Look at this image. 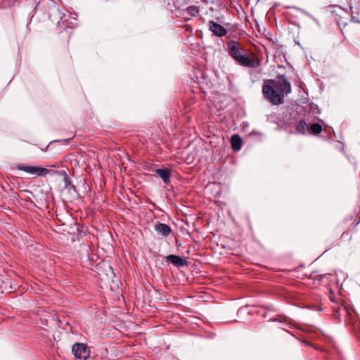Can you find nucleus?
Returning <instances> with one entry per match:
<instances>
[{"label":"nucleus","instance_id":"4","mask_svg":"<svg viewBox=\"0 0 360 360\" xmlns=\"http://www.w3.org/2000/svg\"><path fill=\"white\" fill-rule=\"evenodd\" d=\"M72 352L75 358L79 360H86L90 354L87 346L82 343H76L72 346Z\"/></svg>","mask_w":360,"mask_h":360},{"label":"nucleus","instance_id":"11","mask_svg":"<svg viewBox=\"0 0 360 360\" xmlns=\"http://www.w3.org/2000/svg\"><path fill=\"white\" fill-rule=\"evenodd\" d=\"M231 148L233 150H239L242 147V139L238 134H234L231 138Z\"/></svg>","mask_w":360,"mask_h":360},{"label":"nucleus","instance_id":"9","mask_svg":"<svg viewBox=\"0 0 360 360\" xmlns=\"http://www.w3.org/2000/svg\"><path fill=\"white\" fill-rule=\"evenodd\" d=\"M155 173L162 179L163 182L167 184L170 181L172 176L171 170L169 169H157Z\"/></svg>","mask_w":360,"mask_h":360},{"label":"nucleus","instance_id":"10","mask_svg":"<svg viewBox=\"0 0 360 360\" xmlns=\"http://www.w3.org/2000/svg\"><path fill=\"white\" fill-rule=\"evenodd\" d=\"M309 124L305 120H300L296 126V131L301 134H306L309 131Z\"/></svg>","mask_w":360,"mask_h":360},{"label":"nucleus","instance_id":"7","mask_svg":"<svg viewBox=\"0 0 360 360\" xmlns=\"http://www.w3.org/2000/svg\"><path fill=\"white\" fill-rule=\"evenodd\" d=\"M154 229L158 235L162 236H167L172 232L170 226L160 222H158L154 225Z\"/></svg>","mask_w":360,"mask_h":360},{"label":"nucleus","instance_id":"3","mask_svg":"<svg viewBox=\"0 0 360 360\" xmlns=\"http://www.w3.org/2000/svg\"><path fill=\"white\" fill-rule=\"evenodd\" d=\"M15 169L23 171L34 176H45L49 172V169L39 166L26 165L24 164H17Z\"/></svg>","mask_w":360,"mask_h":360},{"label":"nucleus","instance_id":"1","mask_svg":"<svg viewBox=\"0 0 360 360\" xmlns=\"http://www.w3.org/2000/svg\"><path fill=\"white\" fill-rule=\"evenodd\" d=\"M291 84L283 75L275 79H265L262 85L264 97L271 104L278 105L284 103V97L291 93Z\"/></svg>","mask_w":360,"mask_h":360},{"label":"nucleus","instance_id":"6","mask_svg":"<svg viewBox=\"0 0 360 360\" xmlns=\"http://www.w3.org/2000/svg\"><path fill=\"white\" fill-rule=\"evenodd\" d=\"M207 25L209 30L217 37H222L227 34V30L226 28L213 20H210Z\"/></svg>","mask_w":360,"mask_h":360},{"label":"nucleus","instance_id":"13","mask_svg":"<svg viewBox=\"0 0 360 360\" xmlns=\"http://www.w3.org/2000/svg\"><path fill=\"white\" fill-rule=\"evenodd\" d=\"M187 13L192 17H195L199 13V8L196 6H189L186 8Z\"/></svg>","mask_w":360,"mask_h":360},{"label":"nucleus","instance_id":"5","mask_svg":"<svg viewBox=\"0 0 360 360\" xmlns=\"http://www.w3.org/2000/svg\"><path fill=\"white\" fill-rule=\"evenodd\" d=\"M343 313H345L347 315L348 319H349V323L351 325H353L354 329L355 330V326H354V324H355V323H354L355 313L353 311V309H349L348 307H347L345 306L341 305V306L338 307L337 309H335V316H336L337 319H339V317L340 316H342Z\"/></svg>","mask_w":360,"mask_h":360},{"label":"nucleus","instance_id":"12","mask_svg":"<svg viewBox=\"0 0 360 360\" xmlns=\"http://www.w3.org/2000/svg\"><path fill=\"white\" fill-rule=\"evenodd\" d=\"M322 125L319 123H314L309 125V132L311 134H319L322 131Z\"/></svg>","mask_w":360,"mask_h":360},{"label":"nucleus","instance_id":"2","mask_svg":"<svg viewBox=\"0 0 360 360\" xmlns=\"http://www.w3.org/2000/svg\"><path fill=\"white\" fill-rule=\"evenodd\" d=\"M226 51L229 56L238 65L249 68H257L261 61L251 50L245 49L239 41L229 40L226 42Z\"/></svg>","mask_w":360,"mask_h":360},{"label":"nucleus","instance_id":"8","mask_svg":"<svg viewBox=\"0 0 360 360\" xmlns=\"http://www.w3.org/2000/svg\"><path fill=\"white\" fill-rule=\"evenodd\" d=\"M166 259L167 262H170L176 266H184L187 264L186 259L177 255H168L166 257Z\"/></svg>","mask_w":360,"mask_h":360}]
</instances>
